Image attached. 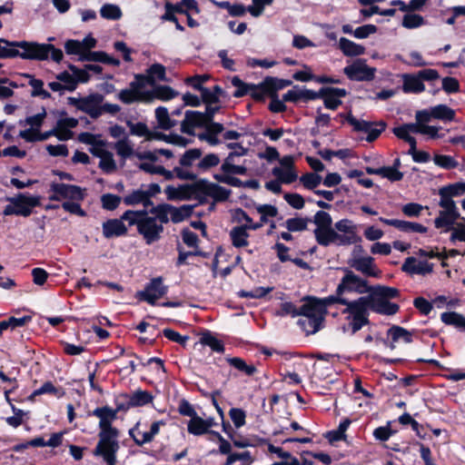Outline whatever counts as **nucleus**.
Returning a JSON list of instances; mask_svg holds the SVG:
<instances>
[{
  "label": "nucleus",
  "mask_w": 465,
  "mask_h": 465,
  "mask_svg": "<svg viewBox=\"0 0 465 465\" xmlns=\"http://www.w3.org/2000/svg\"><path fill=\"white\" fill-rule=\"evenodd\" d=\"M89 416H94L99 420V440L94 454L101 457L107 465H115L116 428L112 425L116 419V410L108 406L98 407L89 412Z\"/></svg>",
  "instance_id": "obj_1"
},
{
  "label": "nucleus",
  "mask_w": 465,
  "mask_h": 465,
  "mask_svg": "<svg viewBox=\"0 0 465 465\" xmlns=\"http://www.w3.org/2000/svg\"><path fill=\"white\" fill-rule=\"evenodd\" d=\"M133 225L147 244L159 241L163 232V226L156 222V218L149 216L147 210L126 211L118 220V236L125 234L128 227Z\"/></svg>",
  "instance_id": "obj_2"
},
{
  "label": "nucleus",
  "mask_w": 465,
  "mask_h": 465,
  "mask_svg": "<svg viewBox=\"0 0 465 465\" xmlns=\"http://www.w3.org/2000/svg\"><path fill=\"white\" fill-rule=\"evenodd\" d=\"M352 309L356 314L353 323V333H356L363 326L370 324V311L382 315H394L399 312L400 306L385 299H377L374 295H366L358 298V302L352 304Z\"/></svg>",
  "instance_id": "obj_3"
},
{
  "label": "nucleus",
  "mask_w": 465,
  "mask_h": 465,
  "mask_svg": "<svg viewBox=\"0 0 465 465\" xmlns=\"http://www.w3.org/2000/svg\"><path fill=\"white\" fill-rule=\"evenodd\" d=\"M13 46L22 49L20 57L25 60L45 61L50 57L54 62L60 63L64 58L63 51L52 44L15 41Z\"/></svg>",
  "instance_id": "obj_4"
},
{
  "label": "nucleus",
  "mask_w": 465,
  "mask_h": 465,
  "mask_svg": "<svg viewBox=\"0 0 465 465\" xmlns=\"http://www.w3.org/2000/svg\"><path fill=\"white\" fill-rule=\"evenodd\" d=\"M102 102L103 96L101 94H91L84 98H68L69 104L74 105L78 110L88 114L94 119L99 117L104 110H106L110 113L116 112V104L102 106Z\"/></svg>",
  "instance_id": "obj_5"
},
{
  "label": "nucleus",
  "mask_w": 465,
  "mask_h": 465,
  "mask_svg": "<svg viewBox=\"0 0 465 465\" xmlns=\"http://www.w3.org/2000/svg\"><path fill=\"white\" fill-rule=\"evenodd\" d=\"M341 270L344 275L337 286L338 294H343L344 292L363 294L371 292V287L368 285L366 280L355 274L349 268H342Z\"/></svg>",
  "instance_id": "obj_6"
},
{
  "label": "nucleus",
  "mask_w": 465,
  "mask_h": 465,
  "mask_svg": "<svg viewBox=\"0 0 465 465\" xmlns=\"http://www.w3.org/2000/svg\"><path fill=\"white\" fill-rule=\"evenodd\" d=\"M318 302L321 305L323 312L327 313V308L334 303H340L345 305V309L341 311L342 314H347L346 320L348 321V326L353 333V323L355 322V311L352 309V304L358 302V299L353 301H349L342 297V294H338L337 292L334 295H330L325 298H318Z\"/></svg>",
  "instance_id": "obj_7"
},
{
  "label": "nucleus",
  "mask_w": 465,
  "mask_h": 465,
  "mask_svg": "<svg viewBox=\"0 0 465 465\" xmlns=\"http://www.w3.org/2000/svg\"><path fill=\"white\" fill-rule=\"evenodd\" d=\"M50 192L52 193L49 196L51 201H60L62 199L82 201L84 198L82 188L74 184L52 183L50 184Z\"/></svg>",
  "instance_id": "obj_8"
},
{
  "label": "nucleus",
  "mask_w": 465,
  "mask_h": 465,
  "mask_svg": "<svg viewBox=\"0 0 465 465\" xmlns=\"http://www.w3.org/2000/svg\"><path fill=\"white\" fill-rule=\"evenodd\" d=\"M168 292V286L163 284V277L153 278L144 287L138 292L141 301H144L151 305L156 304V301L164 296Z\"/></svg>",
  "instance_id": "obj_9"
},
{
  "label": "nucleus",
  "mask_w": 465,
  "mask_h": 465,
  "mask_svg": "<svg viewBox=\"0 0 465 465\" xmlns=\"http://www.w3.org/2000/svg\"><path fill=\"white\" fill-rule=\"evenodd\" d=\"M376 69L366 64L364 59H357L343 69V73L351 81H371Z\"/></svg>",
  "instance_id": "obj_10"
},
{
  "label": "nucleus",
  "mask_w": 465,
  "mask_h": 465,
  "mask_svg": "<svg viewBox=\"0 0 465 465\" xmlns=\"http://www.w3.org/2000/svg\"><path fill=\"white\" fill-rule=\"evenodd\" d=\"M325 89H320L318 92L301 88L299 85H294L292 89L289 90L286 94H283V101L291 102V103H298L299 101H303L305 103L313 101L316 99H320V96L325 94Z\"/></svg>",
  "instance_id": "obj_11"
},
{
  "label": "nucleus",
  "mask_w": 465,
  "mask_h": 465,
  "mask_svg": "<svg viewBox=\"0 0 465 465\" xmlns=\"http://www.w3.org/2000/svg\"><path fill=\"white\" fill-rule=\"evenodd\" d=\"M302 301L304 303L300 306V315L302 317L317 319L324 321L325 313L318 302V298L314 296H305Z\"/></svg>",
  "instance_id": "obj_12"
},
{
  "label": "nucleus",
  "mask_w": 465,
  "mask_h": 465,
  "mask_svg": "<svg viewBox=\"0 0 465 465\" xmlns=\"http://www.w3.org/2000/svg\"><path fill=\"white\" fill-rule=\"evenodd\" d=\"M401 271L409 274L426 275L433 271V264L427 261H417L415 257H408L405 259Z\"/></svg>",
  "instance_id": "obj_13"
},
{
  "label": "nucleus",
  "mask_w": 465,
  "mask_h": 465,
  "mask_svg": "<svg viewBox=\"0 0 465 465\" xmlns=\"http://www.w3.org/2000/svg\"><path fill=\"white\" fill-rule=\"evenodd\" d=\"M232 191L217 183L202 179V193L212 197L214 202H225L231 195Z\"/></svg>",
  "instance_id": "obj_14"
},
{
  "label": "nucleus",
  "mask_w": 465,
  "mask_h": 465,
  "mask_svg": "<svg viewBox=\"0 0 465 465\" xmlns=\"http://www.w3.org/2000/svg\"><path fill=\"white\" fill-rule=\"evenodd\" d=\"M8 202L15 204L16 212H23V213H18L17 215L27 217L32 213V208L38 205L39 199L35 196L20 193L16 197L8 198Z\"/></svg>",
  "instance_id": "obj_15"
},
{
  "label": "nucleus",
  "mask_w": 465,
  "mask_h": 465,
  "mask_svg": "<svg viewBox=\"0 0 465 465\" xmlns=\"http://www.w3.org/2000/svg\"><path fill=\"white\" fill-rule=\"evenodd\" d=\"M379 220L382 223L393 226L403 232L426 233L428 232V228L426 226L414 222H408L398 219H387L383 217H380Z\"/></svg>",
  "instance_id": "obj_16"
},
{
  "label": "nucleus",
  "mask_w": 465,
  "mask_h": 465,
  "mask_svg": "<svg viewBox=\"0 0 465 465\" xmlns=\"http://www.w3.org/2000/svg\"><path fill=\"white\" fill-rule=\"evenodd\" d=\"M321 89L326 90L325 94L321 95L320 98L323 99L324 106L330 110H336L341 104L339 98L347 95V91L343 88L322 87Z\"/></svg>",
  "instance_id": "obj_17"
},
{
  "label": "nucleus",
  "mask_w": 465,
  "mask_h": 465,
  "mask_svg": "<svg viewBox=\"0 0 465 465\" xmlns=\"http://www.w3.org/2000/svg\"><path fill=\"white\" fill-rule=\"evenodd\" d=\"M178 95V93L168 85H158L151 91H146L141 94L143 100L145 102H152L153 99L163 101L171 100Z\"/></svg>",
  "instance_id": "obj_18"
},
{
  "label": "nucleus",
  "mask_w": 465,
  "mask_h": 465,
  "mask_svg": "<svg viewBox=\"0 0 465 465\" xmlns=\"http://www.w3.org/2000/svg\"><path fill=\"white\" fill-rule=\"evenodd\" d=\"M128 398V404L124 406V403H118V411L126 410L130 406H144L151 403L153 400V395L147 391H136L131 396L126 394L123 395Z\"/></svg>",
  "instance_id": "obj_19"
},
{
  "label": "nucleus",
  "mask_w": 465,
  "mask_h": 465,
  "mask_svg": "<svg viewBox=\"0 0 465 465\" xmlns=\"http://www.w3.org/2000/svg\"><path fill=\"white\" fill-rule=\"evenodd\" d=\"M203 127L205 128V132L198 134V139L205 141L213 146L219 144L221 142L217 138V135L223 132V125L220 123H208Z\"/></svg>",
  "instance_id": "obj_20"
},
{
  "label": "nucleus",
  "mask_w": 465,
  "mask_h": 465,
  "mask_svg": "<svg viewBox=\"0 0 465 465\" xmlns=\"http://www.w3.org/2000/svg\"><path fill=\"white\" fill-rule=\"evenodd\" d=\"M402 81V91L405 94H420L425 90V85L419 74H404Z\"/></svg>",
  "instance_id": "obj_21"
},
{
  "label": "nucleus",
  "mask_w": 465,
  "mask_h": 465,
  "mask_svg": "<svg viewBox=\"0 0 465 465\" xmlns=\"http://www.w3.org/2000/svg\"><path fill=\"white\" fill-rule=\"evenodd\" d=\"M373 262L374 259L371 256H354L349 261V264L366 276H376L377 273L373 270Z\"/></svg>",
  "instance_id": "obj_22"
},
{
  "label": "nucleus",
  "mask_w": 465,
  "mask_h": 465,
  "mask_svg": "<svg viewBox=\"0 0 465 465\" xmlns=\"http://www.w3.org/2000/svg\"><path fill=\"white\" fill-rule=\"evenodd\" d=\"M256 211L261 214L260 222L253 223V224H247L248 227L256 231L260 229L263 224L269 222L268 217H275L278 214V209L276 206L272 204H258L255 206Z\"/></svg>",
  "instance_id": "obj_23"
},
{
  "label": "nucleus",
  "mask_w": 465,
  "mask_h": 465,
  "mask_svg": "<svg viewBox=\"0 0 465 465\" xmlns=\"http://www.w3.org/2000/svg\"><path fill=\"white\" fill-rule=\"evenodd\" d=\"M248 230H251L248 225L242 224L235 226L230 231L229 235L232 246L242 248L249 244L248 238L250 234L248 233Z\"/></svg>",
  "instance_id": "obj_24"
},
{
  "label": "nucleus",
  "mask_w": 465,
  "mask_h": 465,
  "mask_svg": "<svg viewBox=\"0 0 465 465\" xmlns=\"http://www.w3.org/2000/svg\"><path fill=\"white\" fill-rule=\"evenodd\" d=\"M438 193L440 195L439 206L443 209L442 211H444V213L450 214L454 217H460L458 207L447 191L443 187H440Z\"/></svg>",
  "instance_id": "obj_25"
},
{
  "label": "nucleus",
  "mask_w": 465,
  "mask_h": 465,
  "mask_svg": "<svg viewBox=\"0 0 465 465\" xmlns=\"http://www.w3.org/2000/svg\"><path fill=\"white\" fill-rule=\"evenodd\" d=\"M123 202L126 205L143 204V210H147L148 207L153 206L152 200L148 199L143 192V189H138L133 191L128 195L124 196Z\"/></svg>",
  "instance_id": "obj_26"
},
{
  "label": "nucleus",
  "mask_w": 465,
  "mask_h": 465,
  "mask_svg": "<svg viewBox=\"0 0 465 465\" xmlns=\"http://www.w3.org/2000/svg\"><path fill=\"white\" fill-rule=\"evenodd\" d=\"M339 48L346 56H358L365 53V47L345 37L339 40Z\"/></svg>",
  "instance_id": "obj_27"
},
{
  "label": "nucleus",
  "mask_w": 465,
  "mask_h": 465,
  "mask_svg": "<svg viewBox=\"0 0 465 465\" xmlns=\"http://www.w3.org/2000/svg\"><path fill=\"white\" fill-rule=\"evenodd\" d=\"M226 146L229 149H239V152H230L227 157L224 159L221 165V170L223 173L228 171V166H232L234 164V158L236 156H243L248 153V148L243 147L240 143H229L226 144Z\"/></svg>",
  "instance_id": "obj_28"
},
{
  "label": "nucleus",
  "mask_w": 465,
  "mask_h": 465,
  "mask_svg": "<svg viewBox=\"0 0 465 465\" xmlns=\"http://www.w3.org/2000/svg\"><path fill=\"white\" fill-rule=\"evenodd\" d=\"M150 138H153V140L164 141L168 143L175 144L181 147H185L191 143V140L182 135L176 134H164L156 131L151 134Z\"/></svg>",
  "instance_id": "obj_29"
},
{
  "label": "nucleus",
  "mask_w": 465,
  "mask_h": 465,
  "mask_svg": "<svg viewBox=\"0 0 465 465\" xmlns=\"http://www.w3.org/2000/svg\"><path fill=\"white\" fill-rule=\"evenodd\" d=\"M440 320L446 325L455 327L465 332V317L456 312H445L440 314Z\"/></svg>",
  "instance_id": "obj_30"
},
{
  "label": "nucleus",
  "mask_w": 465,
  "mask_h": 465,
  "mask_svg": "<svg viewBox=\"0 0 465 465\" xmlns=\"http://www.w3.org/2000/svg\"><path fill=\"white\" fill-rule=\"evenodd\" d=\"M135 356L124 355V350H121V354L118 355V375L126 377L134 372L135 369Z\"/></svg>",
  "instance_id": "obj_31"
},
{
  "label": "nucleus",
  "mask_w": 465,
  "mask_h": 465,
  "mask_svg": "<svg viewBox=\"0 0 465 465\" xmlns=\"http://www.w3.org/2000/svg\"><path fill=\"white\" fill-rule=\"evenodd\" d=\"M155 118L158 127L163 130H170L177 124V121L171 118L168 109L163 106H159L155 109Z\"/></svg>",
  "instance_id": "obj_32"
},
{
  "label": "nucleus",
  "mask_w": 465,
  "mask_h": 465,
  "mask_svg": "<svg viewBox=\"0 0 465 465\" xmlns=\"http://www.w3.org/2000/svg\"><path fill=\"white\" fill-rule=\"evenodd\" d=\"M323 322L324 321L321 320V317L317 319L302 317L298 320L297 324L306 335H311L316 333L322 328Z\"/></svg>",
  "instance_id": "obj_33"
},
{
  "label": "nucleus",
  "mask_w": 465,
  "mask_h": 465,
  "mask_svg": "<svg viewBox=\"0 0 465 465\" xmlns=\"http://www.w3.org/2000/svg\"><path fill=\"white\" fill-rule=\"evenodd\" d=\"M78 60L81 62L85 61H94L100 62L107 64H116V59L109 56L106 53L103 51H88L84 56L78 57Z\"/></svg>",
  "instance_id": "obj_34"
},
{
  "label": "nucleus",
  "mask_w": 465,
  "mask_h": 465,
  "mask_svg": "<svg viewBox=\"0 0 465 465\" xmlns=\"http://www.w3.org/2000/svg\"><path fill=\"white\" fill-rule=\"evenodd\" d=\"M172 205L169 203H161L156 206H151V209L147 210L148 213H152L156 218V222L159 221V224L167 223L169 222V215L171 216Z\"/></svg>",
  "instance_id": "obj_35"
},
{
  "label": "nucleus",
  "mask_w": 465,
  "mask_h": 465,
  "mask_svg": "<svg viewBox=\"0 0 465 465\" xmlns=\"http://www.w3.org/2000/svg\"><path fill=\"white\" fill-rule=\"evenodd\" d=\"M430 115H432L433 119L443 122H451L455 119L456 113L446 104H438L431 107Z\"/></svg>",
  "instance_id": "obj_36"
},
{
  "label": "nucleus",
  "mask_w": 465,
  "mask_h": 465,
  "mask_svg": "<svg viewBox=\"0 0 465 465\" xmlns=\"http://www.w3.org/2000/svg\"><path fill=\"white\" fill-rule=\"evenodd\" d=\"M387 335L391 338L392 342L402 340L405 343L412 342V333L403 327L392 325L388 331Z\"/></svg>",
  "instance_id": "obj_37"
},
{
  "label": "nucleus",
  "mask_w": 465,
  "mask_h": 465,
  "mask_svg": "<svg viewBox=\"0 0 465 465\" xmlns=\"http://www.w3.org/2000/svg\"><path fill=\"white\" fill-rule=\"evenodd\" d=\"M181 201L193 199L198 193H202V179L193 183L180 185Z\"/></svg>",
  "instance_id": "obj_38"
},
{
  "label": "nucleus",
  "mask_w": 465,
  "mask_h": 465,
  "mask_svg": "<svg viewBox=\"0 0 465 465\" xmlns=\"http://www.w3.org/2000/svg\"><path fill=\"white\" fill-rule=\"evenodd\" d=\"M292 84L291 80L287 79H280L273 76H266L262 80V85L267 90H271V93L277 94L279 90H282L283 88L290 86Z\"/></svg>",
  "instance_id": "obj_39"
},
{
  "label": "nucleus",
  "mask_w": 465,
  "mask_h": 465,
  "mask_svg": "<svg viewBox=\"0 0 465 465\" xmlns=\"http://www.w3.org/2000/svg\"><path fill=\"white\" fill-rule=\"evenodd\" d=\"M148 75L145 77L148 84H153L155 80L165 81L166 80V70L165 67L161 64H153L147 70ZM144 78V76H140Z\"/></svg>",
  "instance_id": "obj_40"
},
{
  "label": "nucleus",
  "mask_w": 465,
  "mask_h": 465,
  "mask_svg": "<svg viewBox=\"0 0 465 465\" xmlns=\"http://www.w3.org/2000/svg\"><path fill=\"white\" fill-rule=\"evenodd\" d=\"M194 206L195 205L184 204L177 208L172 205L171 221L174 223H178L189 218L193 214Z\"/></svg>",
  "instance_id": "obj_41"
},
{
  "label": "nucleus",
  "mask_w": 465,
  "mask_h": 465,
  "mask_svg": "<svg viewBox=\"0 0 465 465\" xmlns=\"http://www.w3.org/2000/svg\"><path fill=\"white\" fill-rule=\"evenodd\" d=\"M24 75L29 79V84L33 88L31 92V95L33 97L39 96L42 99H48L51 97V94L43 88L44 82L41 79H36L29 74H25Z\"/></svg>",
  "instance_id": "obj_42"
},
{
  "label": "nucleus",
  "mask_w": 465,
  "mask_h": 465,
  "mask_svg": "<svg viewBox=\"0 0 465 465\" xmlns=\"http://www.w3.org/2000/svg\"><path fill=\"white\" fill-rule=\"evenodd\" d=\"M187 431L193 436H202L207 434L209 430L206 429L204 419L197 415L188 421Z\"/></svg>",
  "instance_id": "obj_43"
},
{
  "label": "nucleus",
  "mask_w": 465,
  "mask_h": 465,
  "mask_svg": "<svg viewBox=\"0 0 465 465\" xmlns=\"http://www.w3.org/2000/svg\"><path fill=\"white\" fill-rule=\"evenodd\" d=\"M201 343L209 346L213 351L222 353L224 351L223 342L214 337L211 331H207L202 334Z\"/></svg>",
  "instance_id": "obj_44"
},
{
  "label": "nucleus",
  "mask_w": 465,
  "mask_h": 465,
  "mask_svg": "<svg viewBox=\"0 0 465 465\" xmlns=\"http://www.w3.org/2000/svg\"><path fill=\"white\" fill-rule=\"evenodd\" d=\"M272 173L278 178V180L285 184H290L295 182L298 178V174L294 169L282 170L280 167H274L272 170Z\"/></svg>",
  "instance_id": "obj_45"
},
{
  "label": "nucleus",
  "mask_w": 465,
  "mask_h": 465,
  "mask_svg": "<svg viewBox=\"0 0 465 465\" xmlns=\"http://www.w3.org/2000/svg\"><path fill=\"white\" fill-rule=\"evenodd\" d=\"M226 361L231 366L234 367L235 369L245 373L248 376H252L257 371V369L254 365H248L245 362V361L242 358H227Z\"/></svg>",
  "instance_id": "obj_46"
},
{
  "label": "nucleus",
  "mask_w": 465,
  "mask_h": 465,
  "mask_svg": "<svg viewBox=\"0 0 465 465\" xmlns=\"http://www.w3.org/2000/svg\"><path fill=\"white\" fill-rule=\"evenodd\" d=\"M158 155H163L166 158H172L173 153L169 149H157L153 151L136 153V158L139 160H149L150 162H156L158 160Z\"/></svg>",
  "instance_id": "obj_47"
},
{
  "label": "nucleus",
  "mask_w": 465,
  "mask_h": 465,
  "mask_svg": "<svg viewBox=\"0 0 465 465\" xmlns=\"http://www.w3.org/2000/svg\"><path fill=\"white\" fill-rule=\"evenodd\" d=\"M309 219L303 217H294L287 219L282 224L289 232H303L307 229Z\"/></svg>",
  "instance_id": "obj_48"
},
{
  "label": "nucleus",
  "mask_w": 465,
  "mask_h": 465,
  "mask_svg": "<svg viewBox=\"0 0 465 465\" xmlns=\"http://www.w3.org/2000/svg\"><path fill=\"white\" fill-rule=\"evenodd\" d=\"M127 124L131 134L139 137L144 136L147 141H153V138H150V136L154 131H150L144 123L139 122L134 124L131 121H127Z\"/></svg>",
  "instance_id": "obj_49"
},
{
  "label": "nucleus",
  "mask_w": 465,
  "mask_h": 465,
  "mask_svg": "<svg viewBox=\"0 0 465 465\" xmlns=\"http://www.w3.org/2000/svg\"><path fill=\"white\" fill-rule=\"evenodd\" d=\"M322 180V176L315 173H307L300 177V182L303 187L313 192L320 185Z\"/></svg>",
  "instance_id": "obj_50"
},
{
  "label": "nucleus",
  "mask_w": 465,
  "mask_h": 465,
  "mask_svg": "<svg viewBox=\"0 0 465 465\" xmlns=\"http://www.w3.org/2000/svg\"><path fill=\"white\" fill-rule=\"evenodd\" d=\"M433 162L436 165L445 170L455 169L459 165L458 161H456L454 157L445 154H435L433 157Z\"/></svg>",
  "instance_id": "obj_51"
},
{
  "label": "nucleus",
  "mask_w": 465,
  "mask_h": 465,
  "mask_svg": "<svg viewBox=\"0 0 465 465\" xmlns=\"http://www.w3.org/2000/svg\"><path fill=\"white\" fill-rule=\"evenodd\" d=\"M202 154V150L198 148L187 150L180 158V165L183 167H190L194 161L201 158Z\"/></svg>",
  "instance_id": "obj_52"
},
{
  "label": "nucleus",
  "mask_w": 465,
  "mask_h": 465,
  "mask_svg": "<svg viewBox=\"0 0 465 465\" xmlns=\"http://www.w3.org/2000/svg\"><path fill=\"white\" fill-rule=\"evenodd\" d=\"M425 24L424 18L417 14H406L401 22V25L407 29L418 28Z\"/></svg>",
  "instance_id": "obj_53"
},
{
  "label": "nucleus",
  "mask_w": 465,
  "mask_h": 465,
  "mask_svg": "<svg viewBox=\"0 0 465 465\" xmlns=\"http://www.w3.org/2000/svg\"><path fill=\"white\" fill-rule=\"evenodd\" d=\"M460 217H454L450 214L444 213V211H440L439 216L434 220V225L437 229L447 227V229L454 227L456 225V221L460 219Z\"/></svg>",
  "instance_id": "obj_54"
},
{
  "label": "nucleus",
  "mask_w": 465,
  "mask_h": 465,
  "mask_svg": "<svg viewBox=\"0 0 465 465\" xmlns=\"http://www.w3.org/2000/svg\"><path fill=\"white\" fill-rule=\"evenodd\" d=\"M371 295L376 296L377 299L389 301V299L397 298L400 295V291L394 287L378 286Z\"/></svg>",
  "instance_id": "obj_55"
},
{
  "label": "nucleus",
  "mask_w": 465,
  "mask_h": 465,
  "mask_svg": "<svg viewBox=\"0 0 465 465\" xmlns=\"http://www.w3.org/2000/svg\"><path fill=\"white\" fill-rule=\"evenodd\" d=\"M386 123L383 121L379 122H371L370 124V128L368 130L366 141L369 143L374 142L381 134L385 130L386 128Z\"/></svg>",
  "instance_id": "obj_56"
},
{
  "label": "nucleus",
  "mask_w": 465,
  "mask_h": 465,
  "mask_svg": "<svg viewBox=\"0 0 465 465\" xmlns=\"http://www.w3.org/2000/svg\"><path fill=\"white\" fill-rule=\"evenodd\" d=\"M56 79L64 84L65 90L73 92L76 89L77 81L74 77V74H70L67 71H64L56 75Z\"/></svg>",
  "instance_id": "obj_57"
},
{
  "label": "nucleus",
  "mask_w": 465,
  "mask_h": 465,
  "mask_svg": "<svg viewBox=\"0 0 465 465\" xmlns=\"http://www.w3.org/2000/svg\"><path fill=\"white\" fill-rule=\"evenodd\" d=\"M219 163L220 158L216 153H208L198 163L197 167L202 172H206Z\"/></svg>",
  "instance_id": "obj_58"
},
{
  "label": "nucleus",
  "mask_w": 465,
  "mask_h": 465,
  "mask_svg": "<svg viewBox=\"0 0 465 465\" xmlns=\"http://www.w3.org/2000/svg\"><path fill=\"white\" fill-rule=\"evenodd\" d=\"M185 116L188 122L195 127H203L208 123L202 112L188 110L185 112Z\"/></svg>",
  "instance_id": "obj_59"
},
{
  "label": "nucleus",
  "mask_w": 465,
  "mask_h": 465,
  "mask_svg": "<svg viewBox=\"0 0 465 465\" xmlns=\"http://www.w3.org/2000/svg\"><path fill=\"white\" fill-rule=\"evenodd\" d=\"M249 94L256 102H263L267 94L270 96L271 90H267L263 87L262 82L258 84H252Z\"/></svg>",
  "instance_id": "obj_60"
},
{
  "label": "nucleus",
  "mask_w": 465,
  "mask_h": 465,
  "mask_svg": "<svg viewBox=\"0 0 465 465\" xmlns=\"http://www.w3.org/2000/svg\"><path fill=\"white\" fill-rule=\"evenodd\" d=\"M232 84L237 89L233 93V96L236 98L243 97L246 94H249L252 84H246L240 79L239 76H233L232 78Z\"/></svg>",
  "instance_id": "obj_61"
},
{
  "label": "nucleus",
  "mask_w": 465,
  "mask_h": 465,
  "mask_svg": "<svg viewBox=\"0 0 465 465\" xmlns=\"http://www.w3.org/2000/svg\"><path fill=\"white\" fill-rule=\"evenodd\" d=\"M344 117L345 120L353 127V131L355 132L367 133L371 123L365 120H358L351 113Z\"/></svg>",
  "instance_id": "obj_62"
},
{
  "label": "nucleus",
  "mask_w": 465,
  "mask_h": 465,
  "mask_svg": "<svg viewBox=\"0 0 465 465\" xmlns=\"http://www.w3.org/2000/svg\"><path fill=\"white\" fill-rule=\"evenodd\" d=\"M451 232L450 241L455 243L457 241L465 242V224L462 223H456L454 227L446 229V232Z\"/></svg>",
  "instance_id": "obj_63"
},
{
  "label": "nucleus",
  "mask_w": 465,
  "mask_h": 465,
  "mask_svg": "<svg viewBox=\"0 0 465 465\" xmlns=\"http://www.w3.org/2000/svg\"><path fill=\"white\" fill-rule=\"evenodd\" d=\"M313 223L316 224V228H328L331 226L332 219L329 213L318 211L314 214Z\"/></svg>",
  "instance_id": "obj_64"
}]
</instances>
